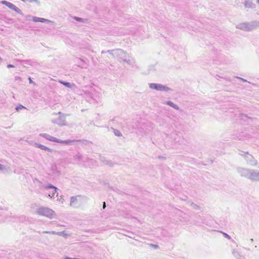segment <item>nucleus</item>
I'll list each match as a JSON object with an SVG mask.
<instances>
[{"mask_svg": "<svg viewBox=\"0 0 259 259\" xmlns=\"http://www.w3.org/2000/svg\"><path fill=\"white\" fill-rule=\"evenodd\" d=\"M21 1L23 2H26V1H28L29 2H35V3H39L38 0H21Z\"/></svg>", "mask_w": 259, "mask_h": 259, "instance_id": "obj_29", "label": "nucleus"}, {"mask_svg": "<svg viewBox=\"0 0 259 259\" xmlns=\"http://www.w3.org/2000/svg\"><path fill=\"white\" fill-rule=\"evenodd\" d=\"M244 158L246 159L247 164L249 165L252 166H255L256 165L257 161L251 155L247 153L245 154Z\"/></svg>", "mask_w": 259, "mask_h": 259, "instance_id": "obj_11", "label": "nucleus"}, {"mask_svg": "<svg viewBox=\"0 0 259 259\" xmlns=\"http://www.w3.org/2000/svg\"><path fill=\"white\" fill-rule=\"evenodd\" d=\"M151 246H152L154 248H157L158 247V245L156 244H151Z\"/></svg>", "mask_w": 259, "mask_h": 259, "instance_id": "obj_36", "label": "nucleus"}, {"mask_svg": "<svg viewBox=\"0 0 259 259\" xmlns=\"http://www.w3.org/2000/svg\"><path fill=\"white\" fill-rule=\"evenodd\" d=\"M114 134L116 136H118V137H120V136H122V134L120 133V132L118 131V130H114Z\"/></svg>", "mask_w": 259, "mask_h": 259, "instance_id": "obj_27", "label": "nucleus"}, {"mask_svg": "<svg viewBox=\"0 0 259 259\" xmlns=\"http://www.w3.org/2000/svg\"><path fill=\"white\" fill-rule=\"evenodd\" d=\"M106 205H105V202H104V204H103V208H105Z\"/></svg>", "mask_w": 259, "mask_h": 259, "instance_id": "obj_41", "label": "nucleus"}, {"mask_svg": "<svg viewBox=\"0 0 259 259\" xmlns=\"http://www.w3.org/2000/svg\"><path fill=\"white\" fill-rule=\"evenodd\" d=\"M6 167L4 165L0 164V170L4 171Z\"/></svg>", "mask_w": 259, "mask_h": 259, "instance_id": "obj_30", "label": "nucleus"}, {"mask_svg": "<svg viewBox=\"0 0 259 259\" xmlns=\"http://www.w3.org/2000/svg\"><path fill=\"white\" fill-rule=\"evenodd\" d=\"M39 136L50 141L56 142L58 143L64 144L66 145H71L74 142L78 141V140H62L46 133L40 134Z\"/></svg>", "mask_w": 259, "mask_h": 259, "instance_id": "obj_3", "label": "nucleus"}, {"mask_svg": "<svg viewBox=\"0 0 259 259\" xmlns=\"http://www.w3.org/2000/svg\"><path fill=\"white\" fill-rule=\"evenodd\" d=\"M55 114H58L59 116L57 119H53L52 122L60 126L66 125L65 115L61 112H59L58 113H55Z\"/></svg>", "mask_w": 259, "mask_h": 259, "instance_id": "obj_6", "label": "nucleus"}, {"mask_svg": "<svg viewBox=\"0 0 259 259\" xmlns=\"http://www.w3.org/2000/svg\"><path fill=\"white\" fill-rule=\"evenodd\" d=\"M57 201L63 202L64 201V199L63 198L62 196H60L58 198Z\"/></svg>", "mask_w": 259, "mask_h": 259, "instance_id": "obj_31", "label": "nucleus"}, {"mask_svg": "<svg viewBox=\"0 0 259 259\" xmlns=\"http://www.w3.org/2000/svg\"><path fill=\"white\" fill-rule=\"evenodd\" d=\"M2 4H3L5 5H6L9 9H11L12 10L14 8V7H15V5H14L13 4H12V3H11L9 2L6 1H2Z\"/></svg>", "mask_w": 259, "mask_h": 259, "instance_id": "obj_19", "label": "nucleus"}, {"mask_svg": "<svg viewBox=\"0 0 259 259\" xmlns=\"http://www.w3.org/2000/svg\"><path fill=\"white\" fill-rule=\"evenodd\" d=\"M34 146L36 147L39 148L41 150H46L49 152H52L53 151V150L52 149L48 148V147H46V146L41 145L40 144L35 143L34 144Z\"/></svg>", "mask_w": 259, "mask_h": 259, "instance_id": "obj_15", "label": "nucleus"}, {"mask_svg": "<svg viewBox=\"0 0 259 259\" xmlns=\"http://www.w3.org/2000/svg\"><path fill=\"white\" fill-rule=\"evenodd\" d=\"M158 158L161 159H165V158L163 156H159Z\"/></svg>", "mask_w": 259, "mask_h": 259, "instance_id": "obj_40", "label": "nucleus"}, {"mask_svg": "<svg viewBox=\"0 0 259 259\" xmlns=\"http://www.w3.org/2000/svg\"><path fill=\"white\" fill-rule=\"evenodd\" d=\"M23 108H24V106L21 105L20 107H16V109L17 110H18L19 109Z\"/></svg>", "mask_w": 259, "mask_h": 259, "instance_id": "obj_39", "label": "nucleus"}, {"mask_svg": "<svg viewBox=\"0 0 259 259\" xmlns=\"http://www.w3.org/2000/svg\"><path fill=\"white\" fill-rule=\"evenodd\" d=\"M45 189H49L51 190L49 193V196L51 198H54L55 194L57 193V191L58 190V189L54 186L53 185L50 184L47 186H45Z\"/></svg>", "mask_w": 259, "mask_h": 259, "instance_id": "obj_9", "label": "nucleus"}, {"mask_svg": "<svg viewBox=\"0 0 259 259\" xmlns=\"http://www.w3.org/2000/svg\"><path fill=\"white\" fill-rule=\"evenodd\" d=\"M49 175L54 177H57L60 176V171L58 170L57 166L56 164H53L51 166Z\"/></svg>", "mask_w": 259, "mask_h": 259, "instance_id": "obj_12", "label": "nucleus"}, {"mask_svg": "<svg viewBox=\"0 0 259 259\" xmlns=\"http://www.w3.org/2000/svg\"><path fill=\"white\" fill-rule=\"evenodd\" d=\"M1 59H1V58L0 57V60H1Z\"/></svg>", "mask_w": 259, "mask_h": 259, "instance_id": "obj_45", "label": "nucleus"}, {"mask_svg": "<svg viewBox=\"0 0 259 259\" xmlns=\"http://www.w3.org/2000/svg\"><path fill=\"white\" fill-rule=\"evenodd\" d=\"M2 208L1 207H0V210H2Z\"/></svg>", "mask_w": 259, "mask_h": 259, "instance_id": "obj_44", "label": "nucleus"}, {"mask_svg": "<svg viewBox=\"0 0 259 259\" xmlns=\"http://www.w3.org/2000/svg\"><path fill=\"white\" fill-rule=\"evenodd\" d=\"M223 235L225 236V237H226V238H228L229 239H231V237L228 234H227V233H223Z\"/></svg>", "mask_w": 259, "mask_h": 259, "instance_id": "obj_32", "label": "nucleus"}, {"mask_svg": "<svg viewBox=\"0 0 259 259\" xmlns=\"http://www.w3.org/2000/svg\"><path fill=\"white\" fill-rule=\"evenodd\" d=\"M236 78L242 80L243 82H247V80L243 78H241L240 77H236Z\"/></svg>", "mask_w": 259, "mask_h": 259, "instance_id": "obj_35", "label": "nucleus"}, {"mask_svg": "<svg viewBox=\"0 0 259 259\" xmlns=\"http://www.w3.org/2000/svg\"><path fill=\"white\" fill-rule=\"evenodd\" d=\"M249 180L252 181H259V170L251 169Z\"/></svg>", "mask_w": 259, "mask_h": 259, "instance_id": "obj_10", "label": "nucleus"}, {"mask_svg": "<svg viewBox=\"0 0 259 259\" xmlns=\"http://www.w3.org/2000/svg\"><path fill=\"white\" fill-rule=\"evenodd\" d=\"M42 233L50 234H53V235H56L57 232H55V231H44Z\"/></svg>", "mask_w": 259, "mask_h": 259, "instance_id": "obj_28", "label": "nucleus"}, {"mask_svg": "<svg viewBox=\"0 0 259 259\" xmlns=\"http://www.w3.org/2000/svg\"><path fill=\"white\" fill-rule=\"evenodd\" d=\"M13 10L20 15H23V13H22L21 10L19 8H18L17 7H16V6L14 7V8L13 9Z\"/></svg>", "mask_w": 259, "mask_h": 259, "instance_id": "obj_23", "label": "nucleus"}, {"mask_svg": "<svg viewBox=\"0 0 259 259\" xmlns=\"http://www.w3.org/2000/svg\"><path fill=\"white\" fill-rule=\"evenodd\" d=\"M36 213L40 215L46 217L50 219L56 215L55 212L52 209L46 207H41L36 209Z\"/></svg>", "mask_w": 259, "mask_h": 259, "instance_id": "obj_4", "label": "nucleus"}, {"mask_svg": "<svg viewBox=\"0 0 259 259\" xmlns=\"http://www.w3.org/2000/svg\"><path fill=\"white\" fill-rule=\"evenodd\" d=\"M232 254L236 259H245V257L243 255H241L238 251L235 250V249L233 250Z\"/></svg>", "mask_w": 259, "mask_h": 259, "instance_id": "obj_16", "label": "nucleus"}, {"mask_svg": "<svg viewBox=\"0 0 259 259\" xmlns=\"http://www.w3.org/2000/svg\"><path fill=\"white\" fill-rule=\"evenodd\" d=\"M13 10L20 15H23V13H22L21 10L19 8H18L17 7H16V6L14 7V8L13 9Z\"/></svg>", "mask_w": 259, "mask_h": 259, "instance_id": "obj_22", "label": "nucleus"}, {"mask_svg": "<svg viewBox=\"0 0 259 259\" xmlns=\"http://www.w3.org/2000/svg\"><path fill=\"white\" fill-rule=\"evenodd\" d=\"M250 242H252L253 241V239H250Z\"/></svg>", "mask_w": 259, "mask_h": 259, "instance_id": "obj_42", "label": "nucleus"}, {"mask_svg": "<svg viewBox=\"0 0 259 259\" xmlns=\"http://www.w3.org/2000/svg\"><path fill=\"white\" fill-rule=\"evenodd\" d=\"M56 235H59V236H63L64 237H65L66 236V234L65 233L64 231L63 232H57Z\"/></svg>", "mask_w": 259, "mask_h": 259, "instance_id": "obj_26", "label": "nucleus"}, {"mask_svg": "<svg viewBox=\"0 0 259 259\" xmlns=\"http://www.w3.org/2000/svg\"><path fill=\"white\" fill-rule=\"evenodd\" d=\"M84 199L85 198L81 196H72L70 198V206L77 208L82 204Z\"/></svg>", "mask_w": 259, "mask_h": 259, "instance_id": "obj_5", "label": "nucleus"}, {"mask_svg": "<svg viewBox=\"0 0 259 259\" xmlns=\"http://www.w3.org/2000/svg\"><path fill=\"white\" fill-rule=\"evenodd\" d=\"M74 19L76 20H77V21H81L82 20V19L81 18L77 17H75Z\"/></svg>", "mask_w": 259, "mask_h": 259, "instance_id": "obj_34", "label": "nucleus"}, {"mask_svg": "<svg viewBox=\"0 0 259 259\" xmlns=\"http://www.w3.org/2000/svg\"><path fill=\"white\" fill-rule=\"evenodd\" d=\"M29 82L30 83L35 84L34 82L32 80L30 77L29 78Z\"/></svg>", "mask_w": 259, "mask_h": 259, "instance_id": "obj_38", "label": "nucleus"}, {"mask_svg": "<svg viewBox=\"0 0 259 259\" xmlns=\"http://www.w3.org/2000/svg\"><path fill=\"white\" fill-rule=\"evenodd\" d=\"M244 5L245 8H252L253 3L250 0H246L244 3Z\"/></svg>", "mask_w": 259, "mask_h": 259, "instance_id": "obj_20", "label": "nucleus"}, {"mask_svg": "<svg viewBox=\"0 0 259 259\" xmlns=\"http://www.w3.org/2000/svg\"><path fill=\"white\" fill-rule=\"evenodd\" d=\"M149 86L150 89L157 91L168 92L171 90L168 87L159 83H149Z\"/></svg>", "mask_w": 259, "mask_h": 259, "instance_id": "obj_7", "label": "nucleus"}, {"mask_svg": "<svg viewBox=\"0 0 259 259\" xmlns=\"http://www.w3.org/2000/svg\"><path fill=\"white\" fill-rule=\"evenodd\" d=\"M61 83H62L65 87H66L67 88H71V87H72V85H71V83L70 82H64V81H61Z\"/></svg>", "mask_w": 259, "mask_h": 259, "instance_id": "obj_24", "label": "nucleus"}, {"mask_svg": "<svg viewBox=\"0 0 259 259\" xmlns=\"http://www.w3.org/2000/svg\"><path fill=\"white\" fill-rule=\"evenodd\" d=\"M107 52L118 58L119 61L125 62L130 65L133 66L135 64L134 60L130 57L126 53L121 49L115 50H108Z\"/></svg>", "mask_w": 259, "mask_h": 259, "instance_id": "obj_1", "label": "nucleus"}, {"mask_svg": "<svg viewBox=\"0 0 259 259\" xmlns=\"http://www.w3.org/2000/svg\"><path fill=\"white\" fill-rule=\"evenodd\" d=\"M236 27L245 31H250L259 28V21H254L238 24Z\"/></svg>", "mask_w": 259, "mask_h": 259, "instance_id": "obj_2", "label": "nucleus"}, {"mask_svg": "<svg viewBox=\"0 0 259 259\" xmlns=\"http://www.w3.org/2000/svg\"><path fill=\"white\" fill-rule=\"evenodd\" d=\"M15 80L16 81H21V78L20 77H19V76H16L15 77Z\"/></svg>", "mask_w": 259, "mask_h": 259, "instance_id": "obj_33", "label": "nucleus"}, {"mask_svg": "<svg viewBox=\"0 0 259 259\" xmlns=\"http://www.w3.org/2000/svg\"><path fill=\"white\" fill-rule=\"evenodd\" d=\"M257 1L258 3L259 4V0H257Z\"/></svg>", "mask_w": 259, "mask_h": 259, "instance_id": "obj_43", "label": "nucleus"}, {"mask_svg": "<svg viewBox=\"0 0 259 259\" xmlns=\"http://www.w3.org/2000/svg\"><path fill=\"white\" fill-rule=\"evenodd\" d=\"M32 20L33 22H45V23H54V22H53L50 20L42 18H39V17H35V16L32 17Z\"/></svg>", "mask_w": 259, "mask_h": 259, "instance_id": "obj_14", "label": "nucleus"}, {"mask_svg": "<svg viewBox=\"0 0 259 259\" xmlns=\"http://www.w3.org/2000/svg\"><path fill=\"white\" fill-rule=\"evenodd\" d=\"M7 67L10 68H14L15 66L13 65H12V64H8L7 65Z\"/></svg>", "mask_w": 259, "mask_h": 259, "instance_id": "obj_37", "label": "nucleus"}, {"mask_svg": "<svg viewBox=\"0 0 259 259\" xmlns=\"http://www.w3.org/2000/svg\"><path fill=\"white\" fill-rule=\"evenodd\" d=\"M191 206L193 209L197 210L199 209V206L194 203H191Z\"/></svg>", "mask_w": 259, "mask_h": 259, "instance_id": "obj_25", "label": "nucleus"}, {"mask_svg": "<svg viewBox=\"0 0 259 259\" xmlns=\"http://www.w3.org/2000/svg\"><path fill=\"white\" fill-rule=\"evenodd\" d=\"M146 126L144 125L143 127H141L138 130L139 133L142 136H147L151 132L150 128H147Z\"/></svg>", "mask_w": 259, "mask_h": 259, "instance_id": "obj_13", "label": "nucleus"}, {"mask_svg": "<svg viewBox=\"0 0 259 259\" xmlns=\"http://www.w3.org/2000/svg\"><path fill=\"white\" fill-rule=\"evenodd\" d=\"M164 103L170 106V107L174 108V109H175L176 110H178L180 109L179 106L177 105L174 104L173 102H172L170 101H166Z\"/></svg>", "mask_w": 259, "mask_h": 259, "instance_id": "obj_18", "label": "nucleus"}, {"mask_svg": "<svg viewBox=\"0 0 259 259\" xmlns=\"http://www.w3.org/2000/svg\"><path fill=\"white\" fill-rule=\"evenodd\" d=\"M17 61L23 62L24 65H25V66H26V65H30V66L33 65V62L30 60H17Z\"/></svg>", "mask_w": 259, "mask_h": 259, "instance_id": "obj_21", "label": "nucleus"}, {"mask_svg": "<svg viewBox=\"0 0 259 259\" xmlns=\"http://www.w3.org/2000/svg\"><path fill=\"white\" fill-rule=\"evenodd\" d=\"M251 169L241 167L237 168V171L241 177H245L248 179H249Z\"/></svg>", "mask_w": 259, "mask_h": 259, "instance_id": "obj_8", "label": "nucleus"}, {"mask_svg": "<svg viewBox=\"0 0 259 259\" xmlns=\"http://www.w3.org/2000/svg\"><path fill=\"white\" fill-rule=\"evenodd\" d=\"M74 160L80 162L82 160L83 156L81 154L78 152L77 154L73 156Z\"/></svg>", "mask_w": 259, "mask_h": 259, "instance_id": "obj_17", "label": "nucleus"}]
</instances>
